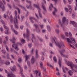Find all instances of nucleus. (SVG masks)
<instances>
[{"label": "nucleus", "instance_id": "nucleus-1", "mask_svg": "<svg viewBox=\"0 0 77 77\" xmlns=\"http://www.w3.org/2000/svg\"><path fill=\"white\" fill-rule=\"evenodd\" d=\"M56 38H53L51 40V42L52 43H53V42H54L56 45L58 46L59 48H60L62 47H64V44H63V43L60 42L56 43Z\"/></svg>", "mask_w": 77, "mask_h": 77}, {"label": "nucleus", "instance_id": "nucleus-2", "mask_svg": "<svg viewBox=\"0 0 77 77\" xmlns=\"http://www.w3.org/2000/svg\"><path fill=\"white\" fill-rule=\"evenodd\" d=\"M39 4H38L37 5H35V4H33V6H34V7L36 8H37V9H38L39 16H40V18H42V14H41V9H40V8H39Z\"/></svg>", "mask_w": 77, "mask_h": 77}, {"label": "nucleus", "instance_id": "nucleus-3", "mask_svg": "<svg viewBox=\"0 0 77 77\" xmlns=\"http://www.w3.org/2000/svg\"><path fill=\"white\" fill-rule=\"evenodd\" d=\"M68 65L70 66L72 68H75L77 69V65H74L72 62L68 61Z\"/></svg>", "mask_w": 77, "mask_h": 77}, {"label": "nucleus", "instance_id": "nucleus-4", "mask_svg": "<svg viewBox=\"0 0 77 77\" xmlns=\"http://www.w3.org/2000/svg\"><path fill=\"white\" fill-rule=\"evenodd\" d=\"M0 8H2V12H4L5 10V7L3 5L2 1H0Z\"/></svg>", "mask_w": 77, "mask_h": 77}, {"label": "nucleus", "instance_id": "nucleus-5", "mask_svg": "<svg viewBox=\"0 0 77 77\" xmlns=\"http://www.w3.org/2000/svg\"><path fill=\"white\" fill-rule=\"evenodd\" d=\"M68 43L69 46H70V47H71L73 48H74V49H75L74 47V46L71 45L72 44V42L70 40V39H69V38H68Z\"/></svg>", "mask_w": 77, "mask_h": 77}, {"label": "nucleus", "instance_id": "nucleus-6", "mask_svg": "<svg viewBox=\"0 0 77 77\" xmlns=\"http://www.w3.org/2000/svg\"><path fill=\"white\" fill-rule=\"evenodd\" d=\"M17 66L20 68V72H21L22 77H24V75H23V73H22V72H23V69L21 68V67L20 66V65L18 64V63H17Z\"/></svg>", "mask_w": 77, "mask_h": 77}, {"label": "nucleus", "instance_id": "nucleus-7", "mask_svg": "<svg viewBox=\"0 0 77 77\" xmlns=\"http://www.w3.org/2000/svg\"><path fill=\"white\" fill-rule=\"evenodd\" d=\"M66 17H63L62 19V23H63V24H68V21L66 20Z\"/></svg>", "mask_w": 77, "mask_h": 77}, {"label": "nucleus", "instance_id": "nucleus-8", "mask_svg": "<svg viewBox=\"0 0 77 77\" xmlns=\"http://www.w3.org/2000/svg\"><path fill=\"white\" fill-rule=\"evenodd\" d=\"M42 8H43V13L44 15H45V13L47 12V10H46V8H45V5H44V3H42Z\"/></svg>", "mask_w": 77, "mask_h": 77}, {"label": "nucleus", "instance_id": "nucleus-9", "mask_svg": "<svg viewBox=\"0 0 77 77\" xmlns=\"http://www.w3.org/2000/svg\"><path fill=\"white\" fill-rule=\"evenodd\" d=\"M14 23L15 24V27L16 29H18V26L16 24V23H17V24H18V20L17 18H14Z\"/></svg>", "mask_w": 77, "mask_h": 77}, {"label": "nucleus", "instance_id": "nucleus-10", "mask_svg": "<svg viewBox=\"0 0 77 77\" xmlns=\"http://www.w3.org/2000/svg\"><path fill=\"white\" fill-rule=\"evenodd\" d=\"M71 39L72 41H74V42L73 43H72L73 45H74V46H75V47L77 48V45L75 42V39L73 38H71Z\"/></svg>", "mask_w": 77, "mask_h": 77}, {"label": "nucleus", "instance_id": "nucleus-11", "mask_svg": "<svg viewBox=\"0 0 77 77\" xmlns=\"http://www.w3.org/2000/svg\"><path fill=\"white\" fill-rule=\"evenodd\" d=\"M34 26L36 28V31L37 33H39L40 32V30L39 29L38 27V25L34 24Z\"/></svg>", "mask_w": 77, "mask_h": 77}, {"label": "nucleus", "instance_id": "nucleus-12", "mask_svg": "<svg viewBox=\"0 0 77 77\" xmlns=\"http://www.w3.org/2000/svg\"><path fill=\"white\" fill-rule=\"evenodd\" d=\"M58 21L59 22V25H60V26H61V27L63 28V30H65V28H64L63 23H61V22L60 21V19H59Z\"/></svg>", "mask_w": 77, "mask_h": 77}, {"label": "nucleus", "instance_id": "nucleus-13", "mask_svg": "<svg viewBox=\"0 0 77 77\" xmlns=\"http://www.w3.org/2000/svg\"><path fill=\"white\" fill-rule=\"evenodd\" d=\"M59 51L60 53V55L62 57H66V56L64 55L63 54V53H64V52H65V49H63L62 51Z\"/></svg>", "mask_w": 77, "mask_h": 77}, {"label": "nucleus", "instance_id": "nucleus-14", "mask_svg": "<svg viewBox=\"0 0 77 77\" xmlns=\"http://www.w3.org/2000/svg\"><path fill=\"white\" fill-rule=\"evenodd\" d=\"M26 32L27 33L26 34V36L27 38H28V40L29 41V39L28 38H29V29H26Z\"/></svg>", "mask_w": 77, "mask_h": 77}, {"label": "nucleus", "instance_id": "nucleus-15", "mask_svg": "<svg viewBox=\"0 0 77 77\" xmlns=\"http://www.w3.org/2000/svg\"><path fill=\"white\" fill-rule=\"evenodd\" d=\"M10 69L12 71H15L16 70V66L15 65H14L13 67H10Z\"/></svg>", "mask_w": 77, "mask_h": 77}, {"label": "nucleus", "instance_id": "nucleus-16", "mask_svg": "<svg viewBox=\"0 0 77 77\" xmlns=\"http://www.w3.org/2000/svg\"><path fill=\"white\" fill-rule=\"evenodd\" d=\"M11 41H12V43L13 44L12 45V47H14V45H15V42H14V41H15V38H13L12 39V40H10Z\"/></svg>", "mask_w": 77, "mask_h": 77}, {"label": "nucleus", "instance_id": "nucleus-17", "mask_svg": "<svg viewBox=\"0 0 77 77\" xmlns=\"http://www.w3.org/2000/svg\"><path fill=\"white\" fill-rule=\"evenodd\" d=\"M31 62L32 63V64H33L34 63H35V60L34 59V57H32V58L31 60Z\"/></svg>", "mask_w": 77, "mask_h": 77}, {"label": "nucleus", "instance_id": "nucleus-18", "mask_svg": "<svg viewBox=\"0 0 77 77\" xmlns=\"http://www.w3.org/2000/svg\"><path fill=\"white\" fill-rule=\"evenodd\" d=\"M35 56L36 58H38V57H39V55H38V51L37 50H36L35 51Z\"/></svg>", "mask_w": 77, "mask_h": 77}, {"label": "nucleus", "instance_id": "nucleus-19", "mask_svg": "<svg viewBox=\"0 0 77 77\" xmlns=\"http://www.w3.org/2000/svg\"><path fill=\"white\" fill-rule=\"evenodd\" d=\"M56 70L57 71V72L56 73L57 75L58 76L60 75V73H59V69H58L57 68H56Z\"/></svg>", "mask_w": 77, "mask_h": 77}, {"label": "nucleus", "instance_id": "nucleus-20", "mask_svg": "<svg viewBox=\"0 0 77 77\" xmlns=\"http://www.w3.org/2000/svg\"><path fill=\"white\" fill-rule=\"evenodd\" d=\"M68 72L70 75H71L73 74V72H72V71L71 70H69Z\"/></svg>", "mask_w": 77, "mask_h": 77}, {"label": "nucleus", "instance_id": "nucleus-21", "mask_svg": "<svg viewBox=\"0 0 77 77\" xmlns=\"http://www.w3.org/2000/svg\"><path fill=\"white\" fill-rule=\"evenodd\" d=\"M54 12H53V15H54L55 16H56V14H55V13H56V12H57V10H56V9L55 8H54Z\"/></svg>", "mask_w": 77, "mask_h": 77}, {"label": "nucleus", "instance_id": "nucleus-22", "mask_svg": "<svg viewBox=\"0 0 77 77\" xmlns=\"http://www.w3.org/2000/svg\"><path fill=\"white\" fill-rule=\"evenodd\" d=\"M10 22L11 23H13V18H12V16H11L10 18Z\"/></svg>", "mask_w": 77, "mask_h": 77}, {"label": "nucleus", "instance_id": "nucleus-23", "mask_svg": "<svg viewBox=\"0 0 77 77\" xmlns=\"http://www.w3.org/2000/svg\"><path fill=\"white\" fill-rule=\"evenodd\" d=\"M8 76L10 77H14L15 75L13 74H8Z\"/></svg>", "mask_w": 77, "mask_h": 77}, {"label": "nucleus", "instance_id": "nucleus-24", "mask_svg": "<svg viewBox=\"0 0 77 77\" xmlns=\"http://www.w3.org/2000/svg\"><path fill=\"white\" fill-rule=\"evenodd\" d=\"M62 69H63V72H64V73H65V72H66V71H68V68L65 67L64 69L63 68V67H62Z\"/></svg>", "mask_w": 77, "mask_h": 77}, {"label": "nucleus", "instance_id": "nucleus-25", "mask_svg": "<svg viewBox=\"0 0 77 77\" xmlns=\"http://www.w3.org/2000/svg\"><path fill=\"white\" fill-rule=\"evenodd\" d=\"M33 38L34 39V40H35V36L34 35V34H32V38L31 39V40L32 41V42H33Z\"/></svg>", "mask_w": 77, "mask_h": 77}, {"label": "nucleus", "instance_id": "nucleus-26", "mask_svg": "<svg viewBox=\"0 0 77 77\" xmlns=\"http://www.w3.org/2000/svg\"><path fill=\"white\" fill-rule=\"evenodd\" d=\"M61 38L62 39H66V38L65 36V35H62L61 36Z\"/></svg>", "mask_w": 77, "mask_h": 77}, {"label": "nucleus", "instance_id": "nucleus-27", "mask_svg": "<svg viewBox=\"0 0 77 77\" xmlns=\"http://www.w3.org/2000/svg\"><path fill=\"white\" fill-rule=\"evenodd\" d=\"M58 63L60 66V68H61V60H60V58L59 59Z\"/></svg>", "mask_w": 77, "mask_h": 77}, {"label": "nucleus", "instance_id": "nucleus-28", "mask_svg": "<svg viewBox=\"0 0 77 77\" xmlns=\"http://www.w3.org/2000/svg\"><path fill=\"white\" fill-rule=\"evenodd\" d=\"M40 64L41 65V68H42V69H43V66H43V63H42V62L40 61Z\"/></svg>", "mask_w": 77, "mask_h": 77}, {"label": "nucleus", "instance_id": "nucleus-29", "mask_svg": "<svg viewBox=\"0 0 77 77\" xmlns=\"http://www.w3.org/2000/svg\"><path fill=\"white\" fill-rule=\"evenodd\" d=\"M69 36V38H70L72 37H71L72 36V34H71V32H69V35H68V36Z\"/></svg>", "mask_w": 77, "mask_h": 77}, {"label": "nucleus", "instance_id": "nucleus-30", "mask_svg": "<svg viewBox=\"0 0 77 77\" xmlns=\"http://www.w3.org/2000/svg\"><path fill=\"white\" fill-rule=\"evenodd\" d=\"M4 61L2 60V59L0 58V63H1V65H3V64L4 63Z\"/></svg>", "mask_w": 77, "mask_h": 77}, {"label": "nucleus", "instance_id": "nucleus-31", "mask_svg": "<svg viewBox=\"0 0 77 77\" xmlns=\"http://www.w3.org/2000/svg\"><path fill=\"white\" fill-rule=\"evenodd\" d=\"M7 17H8V13L4 14V17L5 18H6Z\"/></svg>", "mask_w": 77, "mask_h": 77}, {"label": "nucleus", "instance_id": "nucleus-32", "mask_svg": "<svg viewBox=\"0 0 77 77\" xmlns=\"http://www.w3.org/2000/svg\"><path fill=\"white\" fill-rule=\"evenodd\" d=\"M5 65H9V64H10V63L9 62H8L7 61H5Z\"/></svg>", "mask_w": 77, "mask_h": 77}, {"label": "nucleus", "instance_id": "nucleus-33", "mask_svg": "<svg viewBox=\"0 0 77 77\" xmlns=\"http://www.w3.org/2000/svg\"><path fill=\"white\" fill-rule=\"evenodd\" d=\"M14 49L15 50H16L17 51L19 50L18 48V46L17 45H15V47H14Z\"/></svg>", "mask_w": 77, "mask_h": 77}, {"label": "nucleus", "instance_id": "nucleus-34", "mask_svg": "<svg viewBox=\"0 0 77 77\" xmlns=\"http://www.w3.org/2000/svg\"><path fill=\"white\" fill-rule=\"evenodd\" d=\"M53 60L54 61V62H57V59H56V57H54L53 58Z\"/></svg>", "mask_w": 77, "mask_h": 77}, {"label": "nucleus", "instance_id": "nucleus-35", "mask_svg": "<svg viewBox=\"0 0 77 77\" xmlns=\"http://www.w3.org/2000/svg\"><path fill=\"white\" fill-rule=\"evenodd\" d=\"M25 57H26V62L27 60L28 59H29V56L28 55H26L25 56Z\"/></svg>", "mask_w": 77, "mask_h": 77}, {"label": "nucleus", "instance_id": "nucleus-36", "mask_svg": "<svg viewBox=\"0 0 77 77\" xmlns=\"http://www.w3.org/2000/svg\"><path fill=\"white\" fill-rule=\"evenodd\" d=\"M47 28H48V32H50L51 31V29H50V26H47Z\"/></svg>", "mask_w": 77, "mask_h": 77}, {"label": "nucleus", "instance_id": "nucleus-37", "mask_svg": "<svg viewBox=\"0 0 77 77\" xmlns=\"http://www.w3.org/2000/svg\"><path fill=\"white\" fill-rule=\"evenodd\" d=\"M29 19L30 20H34L35 21H37L36 19L35 18H34L33 17H30L29 18Z\"/></svg>", "mask_w": 77, "mask_h": 77}, {"label": "nucleus", "instance_id": "nucleus-38", "mask_svg": "<svg viewBox=\"0 0 77 77\" xmlns=\"http://www.w3.org/2000/svg\"><path fill=\"white\" fill-rule=\"evenodd\" d=\"M15 9H17V10H18V13H19V14H20V9H19V8H18V7H15Z\"/></svg>", "mask_w": 77, "mask_h": 77}, {"label": "nucleus", "instance_id": "nucleus-39", "mask_svg": "<svg viewBox=\"0 0 77 77\" xmlns=\"http://www.w3.org/2000/svg\"><path fill=\"white\" fill-rule=\"evenodd\" d=\"M9 29H6L5 31V34H8V32H9Z\"/></svg>", "mask_w": 77, "mask_h": 77}, {"label": "nucleus", "instance_id": "nucleus-40", "mask_svg": "<svg viewBox=\"0 0 77 77\" xmlns=\"http://www.w3.org/2000/svg\"><path fill=\"white\" fill-rule=\"evenodd\" d=\"M47 66H50V68H53V66H52V65H51L49 63H48Z\"/></svg>", "mask_w": 77, "mask_h": 77}, {"label": "nucleus", "instance_id": "nucleus-41", "mask_svg": "<svg viewBox=\"0 0 77 77\" xmlns=\"http://www.w3.org/2000/svg\"><path fill=\"white\" fill-rule=\"evenodd\" d=\"M4 27L6 30H8L9 28L7 26H6L5 25H4Z\"/></svg>", "mask_w": 77, "mask_h": 77}, {"label": "nucleus", "instance_id": "nucleus-42", "mask_svg": "<svg viewBox=\"0 0 77 77\" xmlns=\"http://www.w3.org/2000/svg\"><path fill=\"white\" fill-rule=\"evenodd\" d=\"M69 4H71L72 2V0H68Z\"/></svg>", "mask_w": 77, "mask_h": 77}, {"label": "nucleus", "instance_id": "nucleus-43", "mask_svg": "<svg viewBox=\"0 0 77 77\" xmlns=\"http://www.w3.org/2000/svg\"><path fill=\"white\" fill-rule=\"evenodd\" d=\"M55 32L56 33H59V30L58 29H55Z\"/></svg>", "mask_w": 77, "mask_h": 77}, {"label": "nucleus", "instance_id": "nucleus-44", "mask_svg": "<svg viewBox=\"0 0 77 77\" xmlns=\"http://www.w3.org/2000/svg\"><path fill=\"white\" fill-rule=\"evenodd\" d=\"M7 6H8V7H9V8L10 9H12V7H11V5H9V4H7Z\"/></svg>", "mask_w": 77, "mask_h": 77}, {"label": "nucleus", "instance_id": "nucleus-45", "mask_svg": "<svg viewBox=\"0 0 77 77\" xmlns=\"http://www.w3.org/2000/svg\"><path fill=\"white\" fill-rule=\"evenodd\" d=\"M14 14L15 15V16L16 17H17V11H14Z\"/></svg>", "mask_w": 77, "mask_h": 77}, {"label": "nucleus", "instance_id": "nucleus-46", "mask_svg": "<svg viewBox=\"0 0 77 77\" xmlns=\"http://www.w3.org/2000/svg\"><path fill=\"white\" fill-rule=\"evenodd\" d=\"M14 32L15 35H17V34H18V32H17V31H16L15 30H14Z\"/></svg>", "mask_w": 77, "mask_h": 77}, {"label": "nucleus", "instance_id": "nucleus-47", "mask_svg": "<svg viewBox=\"0 0 77 77\" xmlns=\"http://www.w3.org/2000/svg\"><path fill=\"white\" fill-rule=\"evenodd\" d=\"M65 62L66 65H68V61L67 60L65 59L64 60Z\"/></svg>", "mask_w": 77, "mask_h": 77}, {"label": "nucleus", "instance_id": "nucleus-48", "mask_svg": "<svg viewBox=\"0 0 77 77\" xmlns=\"http://www.w3.org/2000/svg\"><path fill=\"white\" fill-rule=\"evenodd\" d=\"M27 63L28 66H30V61H27Z\"/></svg>", "mask_w": 77, "mask_h": 77}, {"label": "nucleus", "instance_id": "nucleus-49", "mask_svg": "<svg viewBox=\"0 0 77 77\" xmlns=\"http://www.w3.org/2000/svg\"><path fill=\"white\" fill-rule=\"evenodd\" d=\"M25 40L24 39H22L21 41V42L22 44H24V43Z\"/></svg>", "mask_w": 77, "mask_h": 77}, {"label": "nucleus", "instance_id": "nucleus-50", "mask_svg": "<svg viewBox=\"0 0 77 77\" xmlns=\"http://www.w3.org/2000/svg\"><path fill=\"white\" fill-rule=\"evenodd\" d=\"M5 48L8 51H9V49L8 48V47L7 45L5 46Z\"/></svg>", "mask_w": 77, "mask_h": 77}, {"label": "nucleus", "instance_id": "nucleus-51", "mask_svg": "<svg viewBox=\"0 0 77 77\" xmlns=\"http://www.w3.org/2000/svg\"><path fill=\"white\" fill-rule=\"evenodd\" d=\"M19 6L20 7V8H22V9H23H23H24V7H23L21 5H19Z\"/></svg>", "mask_w": 77, "mask_h": 77}, {"label": "nucleus", "instance_id": "nucleus-52", "mask_svg": "<svg viewBox=\"0 0 77 77\" xmlns=\"http://www.w3.org/2000/svg\"><path fill=\"white\" fill-rule=\"evenodd\" d=\"M70 24H72L73 25L75 23L74 21H71L70 23Z\"/></svg>", "mask_w": 77, "mask_h": 77}, {"label": "nucleus", "instance_id": "nucleus-53", "mask_svg": "<svg viewBox=\"0 0 77 77\" xmlns=\"http://www.w3.org/2000/svg\"><path fill=\"white\" fill-rule=\"evenodd\" d=\"M65 36H68V32H65Z\"/></svg>", "mask_w": 77, "mask_h": 77}, {"label": "nucleus", "instance_id": "nucleus-54", "mask_svg": "<svg viewBox=\"0 0 77 77\" xmlns=\"http://www.w3.org/2000/svg\"><path fill=\"white\" fill-rule=\"evenodd\" d=\"M1 51L3 53V54H5V52H6L5 51L2 50V51Z\"/></svg>", "mask_w": 77, "mask_h": 77}, {"label": "nucleus", "instance_id": "nucleus-55", "mask_svg": "<svg viewBox=\"0 0 77 77\" xmlns=\"http://www.w3.org/2000/svg\"><path fill=\"white\" fill-rule=\"evenodd\" d=\"M69 8L70 11H72V7H71L69 6Z\"/></svg>", "mask_w": 77, "mask_h": 77}, {"label": "nucleus", "instance_id": "nucleus-56", "mask_svg": "<svg viewBox=\"0 0 77 77\" xmlns=\"http://www.w3.org/2000/svg\"><path fill=\"white\" fill-rule=\"evenodd\" d=\"M74 26V27H77V23H75L74 24H73Z\"/></svg>", "mask_w": 77, "mask_h": 77}, {"label": "nucleus", "instance_id": "nucleus-57", "mask_svg": "<svg viewBox=\"0 0 77 77\" xmlns=\"http://www.w3.org/2000/svg\"><path fill=\"white\" fill-rule=\"evenodd\" d=\"M29 47L30 48L32 47V44H30L28 45Z\"/></svg>", "mask_w": 77, "mask_h": 77}, {"label": "nucleus", "instance_id": "nucleus-58", "mask_svg": "<svg viewBox=\"0 0 77 77\" xmlns=\"http://www.w3.org/2000/svg\"><path fill=\"white\" fill-rule=\"evenodd\" d=\"M38 39H39L40 41H41V42H42L43 41V40L42 39V38H38Z\"/></svg>", "mask_w": 77, "mask_h": 77}, {"label": "nucleus", "instance_id": "nucleus-59", "mask_svg": "<svg viewBox=\"0 0 77 77\" xmlns=\"http://www.w3.org/2000/svg\"><path fill=\"white\" fill-rule=\"evenodd\" d=\"M26 2H27V3H31V2L30 1H29L27 0H26Z\"/></svg>", "mask_w": 77, "mask_h": 77}, {"label": "nucleus", "instance_id": "nucleus-60", "mask_svg": "<svg viewBox=\"0 0 77 77\" xmlns=\"http://www.w3.org/2000/svg\"><path fill=\"white\" fill-rule=\"evenodd\" d=\"M21 60H21V58H19V59L18 60V61L19 62H20L21 61Z\"/></svg>", "mask_w": 77, "mask_h": 77}, {"label": "nucleus", "instance_id": "nucleus-61", "mask_svg": "<svg viewBox=\"0 0 77 77\" xmlns=\"http://www.w3.org/2000/svg\"><path fill=\"white\" fill-rule=\"evenodd\" d=\"M60 14L62 16L63 15V11H61L60 12Z\"/></svg>", "mask_w": 77, "mask_h": 77}, {"label": "nucleus", "instance_id": "nucleus-62", "mask_svg": "<svg viewBox=\"0 0 77 77\" xmlns=\"http://www.w3.org/2000/svg\"><path fill=\"white\" fill-rule=\"evenodd\" d=\"M14 51V52L15 54H16L17 55H18V53L17 51Z\"/></svg>", "mask_w": 77, "mask_h": 77}, {"label": "nucleus", "instance_id": "nucleus-63", "mask_svg": "<svg viewBox=\"0 0 77 77\" xmlns=\"http://www.w3.org/2000/svg\"><path fill=\"white\" fill-rule=\"evenodd\" d=\"M42 33H45V30L42 29Z\"/></svg>", "mask_w": 77, "mask_h": 77}, {"label": "nucleus", "instance_id": "nucleus-64", "mask_svg": "<svg viewBox=\"0 0 77 77\" xmlns=\"http://www.w3.org/2000/svg\"><path fill=\"white\" fill-rule=\"evenodd\" d=\"M40 27L41 29H42L43 28V26H44V25H40Z\"/></svg>", "mask_w": 77, "mask_h": 77}]
</instances>
